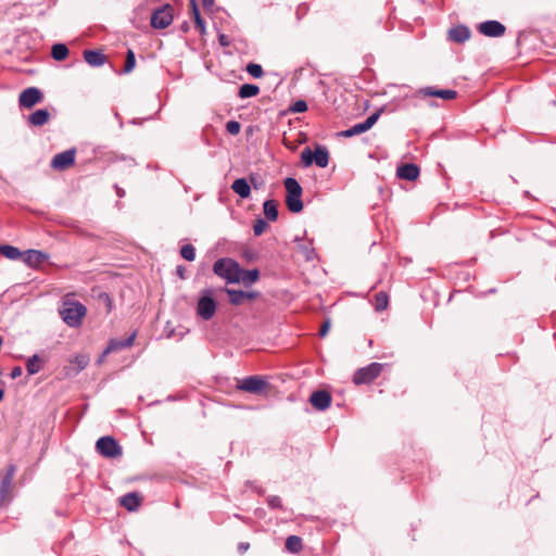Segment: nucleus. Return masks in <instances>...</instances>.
Here are the masks:
<instances>
[{"label":"nucleus","instance_id":"nucleus-1","mask_svg":"<svg viewBox=\"0 0 556 556\" xmlns=\"http://www.w3.org/2000/svg\"><path fill=\"white\" fill-rule=\"evenodd\" d=\"M287 194H286V205L288 210L292 213H300L303 210V202L301 200L302 197V187L298 182V180L293 177H288L283 181Z\"/></svg>","mask_w":556,"mask_h":556},{"label":"nucleus","instance_id":"nucleus-2","mask_svg":"<svg viewBox=\"0 0 556 556\" xmlns=\"http://www.w3.org/2000/svg\"><path fill=\"white\" fill-rule=\"evenodd\" d=\"M239 264L228 257L219 258L214 263L213 271L229 283L239 282Z\"/></svg>","mask_w":556,"mask_h":556},{"label":"nucleus","instance_id":"nucleus-3","mask_svg":"<svg viewBox=\"0 0 556 556\" xmlns=\"http://www.w3.org/2000/svg\"><path fill=\"white\" fill-rule=\"evenodd\" d=\"M86 307L80 302H65L60 315L63 321L70 327H78L81 324L83 317L86 315Z\"/></svg>","mask_w":556,"mask_h":556},{"label":"nucleus","instance_id":"nucleus-4","mask_svg":"<svg viewBox=\"0 0 556 556\" xmlns=\"http://www.w3.org/2000/svg\"><path fill=\"white\" fill-rule=\"evenodd\" d=\"M96 450L100 455L106 458H116L123 454L121 445L110 435L101 437L96 443Z\"/></svg>","mask_w":556,"mask_h":556},{"label":"nucleus","instance_id":"nucleus-5","mask_svg":"<svg viewBox=\"0 0 556 556\" xmlns=\"http://www.w3.org/2000/svg\"><path fill=\"white\" fill-rule=\"evenodd\" d=\"M170 4H164L151 14V26L155 29H164L173 23L174 14Z\"/></svg>","mask_w":556,"mask_h":556},{"label":"nucleus","instance_id":"nucleus-6","mask_svg":"<svg viewBox=\"0 0 556 556\" xmlns=\"http://www.w3.org/2000/svg\"><path fill=\"white\" fill-rule=\"evenodd\" d=\"M382 109H379L375 113H372L370 116H368L364 122L353 125L352 127L340 131L338 135L340 137L350 138L353 136L361 135L363 132H366L369 130L379 119L381 115Z\"/></svg>","mask_w":556,"mask_h":556},{"label":"nucleus","instance_id":"nucleus-7","mask_svg":"<svg viewBox=\"0 0 556 556\" xmlns=\"http://www.w3.org/2000/svg\"><path fill=\"white\" fill-rule=\"evenodd\" d=\"M382 365L379 363H371L366 367L359 368L353 376L355 384L369 383L375 380L381 372Z\"/></svg>","mask_w":556,"mask_h":556},{"label":"nucleus","instance_id":"nucleus-8","mask_svg":"<svg viewBox=\"0 0 556 556\" xmlns=\"http://www.w3.org/2000/svg\"><path fill=\"white\" fill-rule=\"evenodd\" d=\"M216 312V302L212 298L211 291H205V294L198 301L197 313L204 319L210 320Z\"/></svg>","mask_w":556,"mask_h":556},{"label":"nucleus","instance_id":"nucleus-9","mask_svg":"<svg viewBox=\"0 0 556 556\" xmlns=\"http://www.w3.org/2000/svg\"><path fill=\"white\" fill-rule=\"evenodd\" d=\"M267 382L260 376H250L239 381L238 388L242 391L258 394L264 391Z\"/></svg>","mask_w":556,"mask_h":556},{"label":"nucleus","instance_id":"nucleus-10","mask_svg":"<svg viewBox=\"0 0 556 556\" xmlns=\"http://www.w3.org/2000/svg\"><path fill=\"white\" fill-rule=\"evenodd\" d=\"M43 94L38 88L29 87L21 92L18 102L21 106L30 109L35 104L41 102Z\"/></svg>","mask_w":556,"mask_h":556},{"label":"nucleus","instance_id":"nucleus-11","mask_svg":"<svg viewBox=\"0 0 556 556\" xmlns=\"http://www.w3.org/2000/svg\"><path fill=\"white\" fill-rule=\"evenodd\" d=\"M76 151L75 149H68L53 156L51 161V167L54 169L63 170L75 162Z\"/></svg>","mask_w":556,"mask_h":556},{"label":"nucleus","instance_id":"nucleus-12","mask_svg":"<svg viewBox=\"0 0 556 556\" xmlns=\"http://www.w3.org/2000/svg\"><path fill=\"white\" fill-rule=\"evenodd\" d=\"M478 29L486 37H501L505 34L506 27L498 21H485L479 24Z\"/></svg>","mask_w":556,"mask_h":556},{"label":"nucleus","instance_id":"nucleus-13","mask_svg":"<svg viewBox=\"0 0 556 556\" xmlns=\"http://www.w3.org/2000/svg\"><path fill=\"white\" fill-rule=\"evenodd\" d=\"M15 472H16V466L13 464H10L7 467L5 472L1 479L0 496L3 500L7 498L8 496H10V494L12 492Z\"/></svg>","mask_w":556,"mask_h":556},{"label":"nucleus","instance_id":"nucleus-14","mask_svg":"<svg viewBox=\"0 0 556 556\" xmlns=\"http://www.w3.org/2000/svg\"><path fill=\"white\" fill-rule=\"evenodd\" d=\"M331 395L326 390H318L311 394L309 403L317 410H325L331 405Z\"/></svg>","mask_w":556,"mask_h":556},{"label":"nucleus","instance_id":"nucleus-15","mask_svg":"<svg viewBox=\"0 0 556 556\" xmlns=\"http://www.w3.org/2000/svg\"><path fill=\"white\" fill-rule=\"evenodd\" d=\"M136 337H137V332L134 331L126 339H111L106 349L103 352V356H105L110 353H113V352H117V351L130 348L134 344Z\"/></svg>","mask_w":556,"mask_h":556},{"label":"nucleus","instance_id":"nucleus-16","mask_svg":"<svg viewBox=\"0 0 556 556\" xmlns=\"http://www.w3.org/2000/svg\"><path fill=\"white\" fill-rule=\"evenodd\" d=\"M88 364H89V357L87 355H84V354L76 355L73 359H71L70 364L67 366H65V368H64L65 374L68 377H75L83 369H85Z\"/></svg>","mask_w":556,"mask_h":556},{"label":"nucleus","instance_id":"nucleus-17","mask_svg":"<svg viewBox=\"0 0 556 556\" xmlns=\"http://www.w3.org/2000/svg\"><path fill=\"white\" fill-rule=\"evenodd\" d=\"M419 167L414 163H406L397 167L396 176L407 181H414L419 176Z\"/></svg>","mask_w":556,"mask_h":556},{"label":"nucleus","instance_id":"nucleus-18","mask_svg":"<svg viewBox=\"0 0 556 556\" xmlns=\"http://www.w3.org/2000/svg\"><path fill=\"white\" fill-rule=\"evenodd\" d=\"M419 94L422 97H438L444 100H452L455 99L457 96V92L452 89H434L433 87H426L421 88L418 91Z\"/></svg>","mask_w":556,"mask_h":556},{"label":"nucleus","instance_id":"nucleus-19","mask_svg":"<svg viewBox=\"0 0 556 556\" xmlns=\"http://www.w3.org/2000/svg\"><path fill=\"white\" fill-rule=\"evenodd\" d=\"M48 254L37 251V250H28L25 253H23V261L26 265L30 267H37L41 265L43 262L48 260Z\"/></svg>","mask_w":556,"mask_h":556},{"label":"nucleus","instance_id":"nucleus-20","mask_svg":"<svg viewBox=\"0 0 556 556\" xmlns=\"http://www.w3.org/2000/svg\"><path fill=\"white\" fill-rule=\"evenodd\" d=\"M229 302L233 305H241L245 300H253L257 296V292H245L241 290L226 289Z\"/></svg>","mask_w":556,"mask_h":556},{"label":"nucleus","instance_id":"nucleus-21","mask_svg":"<svg viewBox=\"0 0 556 556\" xmlns=\"http://www.w3.org/2000/svg\"><path fill=\"white\" fill-rule=\"evenodd\" d=\"M119 503L129 511H135L141 504V496L138 492H130L119 497Z\"/></svg>","mask_w":556,"mask_h":556},{"label":"nucleus","instance_id":"nucleus-22","mask_svg":"<svg viewBox=\"0 0 556 556\" xmlns=\"http://www.w3.org/2000/svg\"><path fill=\"white\" fill-rule=\"evenodd\" d=\"M470 37V30L467 26L459 25L448 30V38L457 43L465 42Z\"/></svg>","mask_w":556,"mask_h":556},{"label":"nucleus","instance_id":"nucleus-23","mask_svg":"<svg viewBox=\"0 0 556 556\" xmlns=\"http://www.w3.org/2000/svg\"><path fill=\"white\" fill-rule=\"evenodd\" d=\"M50 117L51 115L47 109H39L28 116V122L33 126L40 127L46 125L50 121Z\"/></svg>","mask_w":556,"mask_h":556},{"label":"nucleus","instance_id":"nucleus-24","mask_svg":"<svg viewBox=\"0 0 556 556\" xmlns=\"http://www.w3.org/2000/svg\"><path fill=\"white\" fill-rule=\"evenodd\" d=\"M84 59L90 66L93 67L101 66L105 63V55L98 50H85Z\"/></svg>","mask_w":556,"mask_h":556},{"label":"nucleus","instance_id":"nucleus-25","mask_svg":"<svg viewBox=\"0 0 556 556\" xmlns=\"http://www.w3.org/2000/svg\"><path fill=\"white\" fill-rule=\"evenodd\" d=\"M231 189L242 199H247L251 194V187L245 178L236 179L231 185Z\"/></svg>","mask_w":556,"mask_h":556},{"label":"nucleus","instance_id":"nucleus-26","mask_svg":"<svg viewBox=\"0 0 556 556\" xmlns=\"http://www.w3.org/2000/svg\"><path fill=\"white\" fill-rule=\"evenodd\" d=\"M238 276L239 282H242L245 287H249L258 280L260 273L257 269L247 270L240 268Z\"/></svg>","mask_w":556,"mask_h":556},{"label":"nucleus","instance_id":"nucleus-27","mask_svg":"<svg viewBox=\"0 0 556 556\" xmlns=\"http://www.w3.org/2000/svg\"><path fill=\"white\" fill-rule=\"evenodd\" d=\"M314 162L320 167L325 168L329 163V152L325 147L317 146L314 151Z\"/></svg>","mask_w":556,"mask_h":556},{"label":"nucleus","instance_id":"nucleus-28","mask_svg":"<svg viewBox=\"0 0 556 556\" xmlns=\"http://www.w3.org/2000/svg\"><path fill=\"white\" fill-rule=\"evenodd\" d=\"M263 211L266 218L275 222L278 218V203L275 200H266L263 204Z\"/></svg>","mask_w":556,"mask_h":556},{"label":"nucleus","instance_id":"nucleus-29","mask_svg":"<svg viewBox=\"0 0 556 556\" xmlns=\"http://www.w3.org/2000/svg\"><path fill=\"white\" fill-rule=\"evenodd\" d=\"M0 253L12 261H16L23 256V253L17 248L8 244L0 245Z\"/></svg>","mask_w":556,"mask_h":556},{"label":"nucleus","instance_id":"nucleus-30","mask_svg":"<svg viewBox=\"0 0 556 556\" xmlns=\"http://www.w3.org/2000/svg\"><path fill=\"white\" fill-rule=\"evenodd\" d=\"M285 547L290 553H299L302 549V539L298 535H290L286 540Z\"/></svg>","mask_w":556,"mask_h":556},{"label":"nucleus","instance_id":"nucleus-31","mask_svg":"<svg viewBox=\"0 0 556 556\" xmlns=\"http://www.w3.org/2000/svg\"><path fill=\"white\" fill-rule=\"evenodd\" d=\"M190 5H191L192 15H193L195 26L200 30L201 34H204L205 33V23H204L203 18L201 17L200 11L198 9L197 0H190Z\"/></svg>","mask_w":556,"mask_h":556},{"label":"nucleus","instance_id":"nucleus-32","mask_svg":"<svg viewBox=\"0 0 556 556\" xmlns=\"http://www.w3.org/2000/svg\"><path fill=\"white\" fill-rule=\"evenodd\" d=\"M258 92V86L252 84H244L239 88V97L242 99L255 97Z\"/></svg>","mask_w":556,"mask_h":556},{"label":"nucleus","instance_id":"nucleus-33","mask_svg":"<svg viewBox=\"0 0 556 556\" xmlns=\"http://www.w3.org/2000/svg\"><path fill=\"white\" fill-rule=\"evenodd\" d=\"M68 48L64 43H55L52 47L51 54L56 61H62L68 55Z\"/></svg>","mask_w":556,"mask_h":556},{"label":"nucleus","instance_id":"nucleus-34","mask_svg":"<svg viewBox=\"0 0 556 556\" xmlns=\"http://www.w3.org/2000/svg\"><path fill=\"white\" fill-rule=\"evenodd\" d=\"M40 368H41V364H40V359H39L38 355H33L31 357L28 358V361L26 363V369L29 375L37 374L40 370Z\"/></svg>","mask_w":556,"mask_h":556},{"label":"nucleus","instance_id":"nucleus-35","mask_svg":"<svg viewBox=\"0 0 556 556\" xmlns=\"http://www.w3.org/2000/svg\"><path fill=\"white\" fill-rule=\"evenodd\" d=\"M298 250L306 261H313L315 258V250L309 244L301 242L298 244Z\"/></svg>","mask_w":556,"mask_h":556},{"label":"nucleus","instance_id":"nucleus-36","mask_svg":"<svg viewBox=\"0 0 556 556\" xmlns=\"http://www.w3.org/2000/svg\"><path fill=\"white\" fill-rule=\"evenodd\" d=\"M180 255L189 262L194 261L195 258V249L192 244H185L180 249Z\"/></svg>","mask_w":556,"mask_h":556},{"label":"nucleus","instance_id":"nucleus-37","mask_svg":"<svg viewBox=\"0 0 556 556\" xmlns=\"http://www.w3.org/2000/svg\"><path fill=\"white\" fill-rule=\"evenodd\" d=\"M135 65H136V56H135L134 51L131 49H129L127 51V55H126L124 73L125 74L130 73L135 68Z\"/></svg>","mask_w":556,"mask_h":556},{"label":"nucleus","instance_id":"nucleus-38","mask_svg":"<svg viewBox=\"0 0 556 556\" xmlns=\"http://www.w3.org/2000/svg\"><path fill=\"white\" fill-rule=\"evenodd\" d=\"M388 295L384 292H379L376 294V309L383 311L388 306Z\"/></svg>","mask_w":556,"mask_h":556},{"label":"nucleus","instance_id":"nucleus-39","mask_svg":"<svg viewBox=\"0 0 556 556\" xmlns=\"http://www.w3.org/2000/svg\"><path fill=\"white\" fill-rule=\"evenodd\" d=\"M301 161L304 166H311L314 162V152L309 148H305L301 152Z\"/></svg>","mask_w":556,"mask_h":556},{"label":"nucleus","instance_id":"nucleus-40","mask_svg":"<svg viewBox=\"0 0 556 556\" xmlns=\"http://www.w3.org/2000/svg\"><path fill=\"white\" fill-rule=\"evenodd\" d=\"M247 72L254 78H260L263 75L262 66L256 63H249L247 65Z\"/></svg>","mask_w":556,"mask_h":556},{"label":"nucleus","instance_id":"nucleus-41","mask_svg":"<svg viewBox=\"0 0 556 556\" xmlns=\"http://www.w3.org/2000/svg\"><path fill=\"white\" fill-rule=\"evenodd\" d=\"M267 223L263 218H257L253 226V232L255 236H261L267 228Z\"/></svg>","mask_w":556,"mask_h":556},{"label":"nucleus","instance_id":"nucleus-42","mask_svg":"<svg viewBox=\"0 0 556 556\" xmlns=\"http://www.w3.org/2000/svg\"><path fill=\"white\" fill-rule=\"evenodd\" d=\"M226 130L230 134V135H238L241 130V125L239 122L237 121H229L227 122L226 124Z\"/></svg>","mask_w":556,"mask_h":556},{"label":"nucleus","instance_id":"nucleus-43","mask_svg":"<svg viewBox=\"0 0 556 556\" xmlns=\"http://www.w3.org/2000/svg\"><path fill=\"white\" fill-rule=\"evenodd\" d=\"M307 110V103L304 100H298L291 106V111L294 113H303Z\"/></svg>","mask_w":556,"mask_h":556},{"label":"nucleus","instance_id":"nucleus-44","mask_svg":"<svg viewBox=\"0 0 556 556\" xmlns=\"http://www.w3.org/2000/svg\"><path fill=\"white\" fill-rule=\"evenodd\" d=\"M266 502L270 508H281L282 507L281 498L277 495L268 496Z\"/></svg>","mask_w":556,"mask_h":556},{"label":"nucleus","instance_id":"nucleus-45","mask_svg":"<svg viewBox=\"0 0 556 556\" xmlns=\"http://www.w3.org/2000/svg\"><path fill=\"white\" fill-rule=\"evenodd\" d=\"M329 328H330V321L324 323V325L320 328V332H319L320 337H325L327 334V332L329 331Z\"/></svg>","mask_w":556,"mask_h":556},{"label":"nucleus","instance_id":"nucleus-46","mask_svg":"<svg viewBox=\"0 0 556 556\" xmlns=\"http://www.w3.org/2000/svg\"><path fill=\"white\" fill-rule=\"evenodd\" d=\"M250 548V544L247 542H241L238 545V551L240 554H244Z\"/></svg>","mask_w":556,"mask_h":556},{"label":"nucleus","instance_id":"nucleus-47","mask_svg":"<svg viewBox=\"0 0 556 556\" xmlns=\"http://www.w3.org/2000/svg\"><path fill=\"white\" fill-rule=\"evenodd\" d=\"M218 40H219V43L223 46V47H227L229 46V40H228V37L224 34H220L218 36Z\"/></svg>","mask_w":556,"mask_h":556},{"label":"nucleus","instance_id":"nucleus-48","mask_svg":"<svg viewBox=\"0 0 556 556\" xmlns=\"http://www.w3.org/2000/svg\"><path fill=\"white\" fill-rule=\"evenodd\" d=\"M22 375V368L21 367H14L11 371V377L13 379L20 377Z\"/></svg>","mask_w":556,"mask_h":556},{"label":"nucleus","instance_id":"nucleus-49","mask_svg":"<svg viewBox=\"0 0 556 556\" xmlns=\"http://www.w3.org/2000/svg\"><path fill=\"white\" fill-rule=\"evenodd\" d=\"M115 190L118 198L125 197V190L118 187L117 185H115Z\"/></svg>","mask_w":556,"mask_h":556},{"label":"nucleus","instance_id":"nucleus-50","mask_svg":"<svg viewBox=\"0 0 556 556\" xmlns=\"http://www.w3.org/2000/svg\"><path fill=\"white\" fill-rule=\"evenodd\" d=\"M204 8H210L214 4V0H202Z\"/></svg>","mask_w":556,"mask_h":556},{"label":"nucleus","instance_id":"nucleus-51","mask_svg":"<svg viewBox=\"0 0 556 556\" xmlns=\"http://www.w3.org/2000/svg\"><path fill=\"white\" fill-rule=\"evenodd\" d=\"M177 274L181 277V278H185V268L182 266H178L177 267Z\"/></svg>","mask_w":556,"mask_h":556},{"label":"nucleus","instance_id":"nucleus-52","mask_svg":"<svg viewBox=\"0 0 556 556\" xmlns=\"http://www.w3.org/2000/svg\"><path fill=\"white\" fill-rule=\"evenodd\" d=\"M3 396H4V392L2 389H0V402L2 401Z\"/></svg>","mask_w":556,"mask_h":556}]
</instances>
